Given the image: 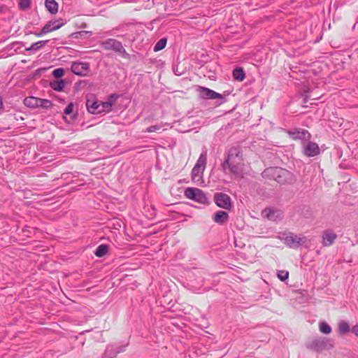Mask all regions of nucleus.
<instances>
[{
    "mask_svg": "<svg viewBox=\"0 0 358 358\" xmlns=\"http://www.w3.org/2000/svg\"><path fill=\"white\" fill-rule=\"evenodd\" d=\"M185 196L191 200L200 203H205L207 201V197L204 192L196 187H187L185 190Z\"/></svg>",
    "mask_w": 358,
    "mask_h": 358,
    "instance_id": "nucleus-7",
    "label": "nucleus"
},
{
    "mask_svg": "<svg viewBox=\"0 0 358 358\" xmlns=\"http://www.w3.org/2000/svg\"><path fill=\"white\" fill-rule=\"evenodd\" d=\"M303 151L307 157H315L320 153V148L317 143L309 140L303 143Z\"/></svg>",
    "mask_w": 358,
    "mask_h": 358,
    "instance_id": "nucleus-11",
    "label": "nucleus"
},
{
    "mask_svg": "<svg viewBox=\"0 0 358 358\" xmlns=\"http://www.w3.org/2000/svg\"><path fill=\"white\" fill-rule=\"evenodd\" d=\"M117 98L115 94H110L106 101L87 100L86 106L87 110L92 114H99L104 112H109L111 110L113 101Z\"/></svg>",
    "mask_w": 358,
    "mask_h": 358,
    "instance_id": "nucleus-3",
    "label": "nucleus"
},
{
    "mask_svg": "<svg viewBox=\"0 0 358 358\" xmlns=\"http://www.w3.org/2000/svg\"><path fill=\"white\" fill-rule=\"evenodd\" d=\"M264 217L269 220L276 221L282 217V213L279 210L273 209L271 208H266L262 211Z\"/></svg>",
    "mask_w": 358,
    "mask_h": 358,
    "instance_id": "nucleus-14",
    "label": "nucleus"
},
{
    "mask_svg": "<svg viewBox=\"0 0 358 358\" xmlns=\"http://www.w3.org/2000/svg\"><path fill=\"white\" fill-rule=\"evenodd\" d=\"M108 250V247L107 245L101 244L96 248L94 254L96 257H101L107 253Z\"/></svg>",
    "mask_w": 358,
    "mask_h": 358,
    "instance_id": "nucleus-26",
    "label": "nucleus"
},
{
    "mask_svg": "<svg viewBox=\"0 0 358 358\" xmlns=\"http://www.w3.org/2000/svg\"><path fill=\"white\" fill-rule=\"evenodd\" d=\"M305 93H306V91H305ZM304 96H305V102H306V100H307V99L308 98V94H305V95H304Z\"/></svg>",
    "mask_w": 358,
    "mask_h": 358,
    "instance_id": "nucleus-37",
    "label": "nucleus"
},
{
    "mask_svg": "<svg viewBox=\"0 0 358 358\" xmlns=\"http://www.w3.org/2000/svg\"><path fill=\"white\" fill-rule=\"evenodd\" d=\"M221 166L225 174H232L237 178H243L244 162L241 149L239 147L231 148Z\"/></svg>",
    "mask_w": 358,
    "mask_h": 358,
    "instance_id": "nucleus-1",
    "label": "nucleus"
},
{
    "mask_svg": "<svg viewBox=\"0 0 358 358\" xmlns=\"http://www.w3.org/2000/svg\"><path fill=\"white\" fill-rule=\"evenodd\" d=\"M213 221L219 224H224L227 222L229 220L228 213L222 210H218L213 216Z\"/></svg>",
    "mask_w": 358,
    "mask_h": 358,
    "instance_id": "nucleus-16",
    "label": "nucleus"
},
{
    "mask_svg": "<svg viewBox=\"0 0 358 358\" xmlns=\"http://www.w3.org/2000/svg\"><path fill=\"white\" fill-rule=\"evenodd\" d=\"M288 276L289 273L287 271H280L278 273V278L282 281H285V280H287L288 278Z\"/></svg>",
    "mask_w": 358,
    "mask_h": 358,
    "instance_id": "nucleus-31",
    "label": "nucleus"
},
{
    "mask_svg": "<svg viewBox=\"0 0 358 358\" xmlns=\"http://www.w3.org/2000/svg\"><path fill=\"white\" fill-rule=\"evenodd\" d=\"M2 106H3V102H2L1 99L0 98V108L2 107Z\"/></svg>",
    "mask_w": 358,
    "mask_h": 358,
    "instance_id": "nucleus-38",
    "label": "nucleus"
},
{
    "mask_svg": "<svg viewBox=\"0 0 358 358\" xmlns=\"http://www.w3.org/2000/svg\"><path fill=\"white\" fill-rule=\"evenodd\" d=\"M73 109V104L72 103H70L66 107L64 110V113L66 115H69L72 113Z\"/></svg>",
    "mask_w": 358,
    "mask_h": 358,
    "instance_id": "nucleus-33",
    "label": "nucleus"
},
{
    "mask_svg": "<svg viewBox=\"0 0 358 358\" xmlns=\"http://www.w3.org/2000/svg\"><path fill=\"white\" fill-rule=\"evenodd\" d=\"M64 24L62 19L52 20L45 24L43 27V33H49L50 31L59 29Z\"/></svg>",
    "mask_w": 358,
    "mask_h": 358,
    "instance_id": "nucleus-15",
    "label": "nucleus"
},
{
    "mask_svg": "<svg viewBox=\"0 0 358 358\" xmlns=\"http://www.w3.org/2000/svg\"><path fill=\"white\" fill-rule=\"evenodd\" d=\"M71 71L76 75H85L89 70V64L86 62H76L71 67Z\"/></svg>",
    "mask_w": 358,
    "mask_h": 358,
    "instance_id": "nucleus-12",
    "label": "nucleus"
},
{
    "mask_svg": "<svg viewBox=\"0 0 358 358\" xmlns=\"http://www.w3.org/2000/svg\"><path fill=\"white\" fill-rule=\"evenodd\" d=\"M338 331L341 335L346 334L350 331L349 324L344 320L339 322L338 324Z\"/></svg>",
    "mask_w": 358,
    "mask_h": 358,
    "instance_id": "nucleus-22",
    "label": "nucleus"
},
{
    "mask_svg": "<svg viewBox=\"0 0 358 358\" xmlns=\"http://www.w3.org/2000/svg\"><path fill=\"white\" fill-rule=\"evenodd\" d=\"M262 175L263 178L274 180L280 185L291 182L292 180V173L280 167H268Z\"/></svg>",
    "mask_w": 358,
    "mask_h": 358,
    "instance_id": "nucleus-2",
    "label": "nucleus"
},
{
    "mask_svg": "<svg viewBox=\"0 0 358 358\" xmlns=\"http://www.w3.org/2000/svg\"><path fill=\"white\" fill-rule=\"evenodd\" d=\"M45 6L51 14H55L58 11V3L55 0H45Z\"/></svg>",
    "mask_w": 358,
    "mask_h": 358,
    "instance_id": "nucleus-19",
    "label": "nucleus"
},
{
    "mask_svg": "<svg viewBox=\"0 0 358 358\" xmlns=\"http://www.w3.org/2000/svg\"><path fill=\"white\" fill-rule=\"evenodd\" d=\"M64 73V70L63 68H57L52 71V76L56 78H61L62 76H63Z\"/></svg>",
    "mask_w": 358,
    "mask_h": 358,
    "instance_id": "nucleus-30",
    "label": "nucleus"
},
{
    "mask_svg": "<svg viewBox=\"0 0 358 358\" xmlns=\"http://www.w3.org/2000/svg\"><path fill=\"white\" fill-rule=\"evenodd\" d=\"M336 238V234L331 231H326L323 234V245L329 246L333 244Z\"/></svg>",
    "mask_w": 358,
    "mask_h": 358,
    "instance_id": "nucleus-17",
    "label": "nucleus"
},
{
    "mask_svg": "<svg viewBox=\"0 0 358 358\" xmlns=\"http://www.w3.org/2000/svg\"><path fill=\"white\" fill-rule=\"evenodd\" d=\"M334 345L333 341L327 338H316L307 343V348L316 352L329 350Z\"/></svg>",
    "mask_w": 358,
    "mask_h": 358,
    "instance_id": "nucleus-4",
    "label": "nucleus"
},
{
    "mask_svg": "<svg viewBox=\"0 0 358 358\" xmlns=\"http://www.w3.org/2000/svg\"><path fill=\"white\" fill-rule=\"evenodd\" d=\"M233 77L236 80L242 81L244 80L245 74L241 68H236L233 71Z\"/></svg>",
    "mask_w": 358,
    "mask_h": 358,
    "instance_id": "nucleus-24",
    "label": "nucleus"
},
{
    "mask_svg": "<svg viewBox=\"0 0 358 358\" xmlns=\"http://www.w3.org/2000/svg\"><path fill=\"white\" fill-rule=\"evenodd\" d=\"M215 203L220 208L230 210L232 207L231 199L229 195L224 193H217L214 196Z\"/></svg>",
    "mask_w": 358,
    "mask_h": 358,
    "instance_id": "nucleus-9",
    "label": "nucleus"
},
{
    "mask_svg": "<svg viewBox=\"0 0 358 358\" xmlns=\"http://www.w3.org/2000/svg\"><path fill=\"white\" fill-rule=\"evenodd\" d=\"M125 346L108 345L104 352V358H115L117 354L124 352Z\"/></svg>",
    "mask_w": 358,
    "mask_h": 358,
    "instance_id": "nucleus-13",
    "label": "nucleus"
},
{
    "mask_svg": "<svg viewBox=\"0 0 358 358\" xmlns=\"http://www.w3.org/2000/svg\"><path fill=\"white\" fill-rule=\"evenodd\" d=\"M204 170H201L198 167L194 166L192 170V178L194 181H199L203 173Z\"/></svg>",
    "mask_w": 358,
    "mask_h": 358,
    "instance_id": "nucleus-25",
    "label": "nucleus"
},
{
    "mask_svg": "<svg viewBox=\"0 0 358 358\" xmlns=\"http://www.w3.org/2000/svg\"><path fill=\"white\" fill-rule=\"evenodd\" d=\"M42 103V100L35 98L34 96H29L27 97L24 100V103L25 106L30 107V108H35L37 107L39 103Z\"/></svg>",
    "mask_w": 358,
    "mask_h": 358,
    "instance_id": "nucleus-20",
    "label": "nucleus"
},
{
    "mask_svg": "<svg viewBox=\"0 0 358 358\" xmlns=\"http://www.w3.org/2000/svg\"><path fill=\"white\" fill-rule=\"evenodd\" d=\"M162 126L161 124L157 125H152L149 127H148L145 130L146 132L151 133V132H155L162 129Z\"/></svg>",
    "mask_w": 358,
    "mask_h": 358,
    "instance_id": "nucleus-32",
    "label": "nucleus"
},
{
    "mask_svg": "<svg viewBox=\"0 0 358 358\" xmlns=\"http://www.w3.org/2000/svg\"><path fill=\"white\" fill-rule=\"evenodd\" d=\"M280 238L291 248H297L303 245L306 241L305 236H297L292 232L282 234Z\"/></svg>",
    "mask_w": 358,
    "mask_h": 358,
    "instance_id": "nucleus-5",
    "label": "nucleus"
},
{
    "mask_svg": "<svg viewBox=\"0 0 358 358\" xmlns=\"http://www.w3.org/2000/svg\"><path fill=\"white\" fill-rule=\"evenodd\" d=\"M31 6V0H20L19 7L22 10H27Z\"/></svg>",
    "mask_w": 358,
    "mask_h": 358,
    "instance_id": "nucleus-29",
    "label": "nucleus"
},
{
    "mask_svg": "<svg viewBox=\"0 0 358 358\" xmlns=\"http://www.w3.org/2000/svg\"><path fill=\"white\" fill-rule=\"evenodd\" d=\"M319 330L324 334H329L331 332V327L324 321L319 323Z\"/></svg>",
    "mask_w": 358,
    "mask_h": 358,
    "instance_id": "nucleus-27",
    "label": "nucleus"
},
{
    "mask_svg": "<svg viewBox=\"0 0 358 358\" xmlns=\"http://www.w3.org/2000/svg\"><path fill=\"white\" fill-rule=\"evenodd\" d=\"M50 87L57 92L62 91L65 86V83L63 80H53L50 84Z\"/></svg>",
    "mask_w": 358,
    "mask_h": 358,
    "instance_id": "nucleus-23",
    "label": "nucleus"
},
{
    "mask_svg": "<svg viewBox=\"0 0 358 358\" xmlns=\"http://www.w3.org/2000/svg\"><path fill=\"white\" fill-rule=\"evenodd\" d=\"M287 134L294 140H301L302 143L310 139L311 135L308 130L300 128H294L287 130Z\"/></svg>",
    "mask_w": 358,
    "mask_h": 358,
    "instance_id": "nucleus-8",
    "label": "nucleus"
},
{
    "mask_svg": "<svg viewBox=\"0 0 358 358\" xmlns=\"http://www.w3.org/2000/svg\"><path fill=\"white\" fill-rule=\"evenodd\" d=\"M48 42H49L48 40L37 41L36 43H32L29 48H26V50L36 52V51L41 49Z\"/></svg>",
    "mask_w": 358,
    "mask_h": 358,
    "instance_id": "nucleus-21",
    "label": "nucleus"
},
{
    "mask_svg": "<svg viewBox=\"0 0 358 358\" xmlns=\"http://www.w3.org/2000/svg\"><path fill=\"white\" fill-rule=\"evenodd\" d=\"M47 33H43V27L42 28V29L39 31V32H36L34 33V34L38 36V37H41L43 35H45Z\"/></svg>",
    "mask_w": 358,
    "mask_h": 358,
    "instance_id": "nucleus-35",
    "label": "nucleus"
},
{
    "mask_svg": "<svg viewBox=\"0 0 358 358\" xmlns=\"http://www.w3.org/2000/svg\"><path fill=\"white\" fill-rule=\"evenodd\" d=\"M102 46L105 50H113L122 54L124 58H129V55L127 52L121 42L114 39L109 38L102 43Z\"/></svg>",
    "mask_w": 358,
    "mask_h": 358,
    "instance_id": "nucleus-6",
    "label": "nucleus"
},
{
    "mask_svg": "<svg viewBox=\"0 0 358 358\" xmlns=\"http://www.w3.org/2000/svg\"><path fill=\"white\" fill-rule=\"evenodd\" d=\"M207 162V151L203 150L196 163L194 166L199 168L201 170H205Z\"/></svg>",
    "mask_w": 358,
    "mask_h": 358,
    "instance_id": "nucleus-18",
    "label": "nucleus"
},
{
    "mask_svg": "<svg viewBox=\"0 0 358 358\" xmlns=\"http://www.w3.org/2000/svg\"><path fill=\"white\" fill-rule=\"evenodd\" d=\"M350 330L352 333L358 336V324L353 326Z\"/></svg>",
    "mask_w": 358,
    "mask_h": 358,
    "instance_id": "nucleus-34",
    "label": "nucleus"
},
{
    "mask_svg": "<svg viewBox=\"0 0 358 358\" xmlns=\"http://www.w3.org/2000/svg\"><path fill=\"white\" fill-rule=\"evenodd\" d=\"M199 96L203 99H223L224 96L210 89L204 87H199L198 89Z\"/></svg>",
    "mask_w": 358,
    "mask_h": 358,
    "instance_id": "nucleus-10",
    "label": "nucleus"
},
{
    "mask_svg": "<svg viewBox=\"0 0 358 358\" xmlns=\"http://www.w3.org/2000/svg\"><path fill=\"white\" fill-rule=\"evenodd\" d=\"M166 42L167 40L166 38H162L160 40H159L154 46V51L157 52L164 49L166 47Z\"/></svg>",
    "mask_w": 358,
    "mask_h": 358,
    "instance_id": "nucleus-28",
    "label": "nucleus"
},
{
    "mask_svg": "<svg viewBox=\"0 0 358 358\" xmlns=\"http://www.w3.org/2000/svg\"><path fill=\"white\" fill-rule=\"evenodd\" d=\"M194 292H201V291H200V289H195V290H194Z\"/></svg>",
    "mask_w": 358,
    "mask_h": 358,
    "instance_id": "nucleus-39",
    "label": "nucleus"
},
{
    "mask_svg": "<svg viewBox=\"0 0 358 358\" xmlns=\"http://www.w3.org/2000/svg\"><path fill=\"white\" fill-rule=\"evenodd\" d=\"M42 102L45 103L44 106L47 107L48 105H50V101L48 100H42Z\"/></svg>",
    "mask_w": 358,
    "mask_h": 358,
    "instance_id": "nucleus-36",
    "label": "nucleus"
}]
</instances>
